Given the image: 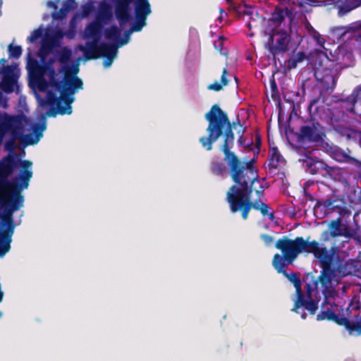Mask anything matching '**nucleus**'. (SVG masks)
Returning <instances> with one entry per match:
<instances>
[{
	"label": "nucleus",
	"instance_id": "16",
	"mask_svg": "<svg viewBox=\"0 0 361 361\" xmlns=\"http://www.w3.org/2000/svg\"><path fill=\"white\" fill-rule=\"evenodd\" d=\"M323 207L325 210H331L338 212L341 215H343L347 212V208L345 203L338 199H321L317 200L315 207Z\"/></svg>",
	"mask_w": 361,
	"mask_h": 361
},
{
	"label": "nucleus",
	"instance_id": "48",
	"mask_svg": "<svg viewBox=\"0 0 361 361\" xmlns=\"http://www.w3.org/2000/svg\"><path fill=\"white\" fill-rule=\"evenodd\" d=\"M238 129L237 130V133L241 134L238 138V142H240V145H243V133L245 132V128L240 124L239 119H238Z\"/></svg>",
	"mask_w": 361,
	"mask_h": 361
},
{
	"label": "nucleus",
	"instance_id": "21",
	"mask_svg": "<svg viewBox=\"0 0 361 361\" xmlns=\"http://www.w3.org/2000/svg\"><path fill=\"white\" fill-rule=\"evenodd\" d=\"M361 94V87H356L353 92L345 99H341V106L345 109L346 112L355 114V105Z\"/></svg>",
	"mask_w": 361,
	"mask_h": 361
},
{
	"label": "nucleus",
	"instance_id": "55",
	"mask_svg": "<svg viewBox=\"0 0 361 361\" xmlns=\"http://www.w3.org/2000/svg\"><path fill=\"white\" fill-rule=\"evenodd\" d=\"M302 319H305V318H306V315H305V313H303V314H302Z\"/></svg>",
	"mask_w": 361,
	"mask_h": 361
},
{
	"label": "nucleus",
	"instance_id": "17",
	"mask_svg": "<svg viewBox=\"0 0 361 361\" xmlns=\"http://www.w3.org/2000/svg\"><path fill=\"white\" fill-rule=\"evenodd\" d=\"M329 153L331 157L338 162H343L354 165H361V161L350 155V150L347 151L338 146L331 147Z\"/></svg>",
	"mask_w": 361,
	"mask_h": 361
},
{
	"label": "nucleus",
	"instance_id": "14",
	"mask_svg": "<svg viewBox=\"0 0 361 361\" xmlns=\"http://www.w3.org/2000/svg\"><path fill=\"white\" fill-rule=\"evenodd\" d=\"M345 3H344V0H324V1H317V0H301L298 2V6L300 7L303 8L306 12H308L310 10L307 6L310 7H318L323 6H331L333 8H336L338 11L337 15L338 17H344L347 16L348 13L340 14L341 8H344Z\"/></svg>",
	"mask_w": 361,
	"mask_h": 361
},
{
	"label": "nucleus",
	"instance_id": "22",
	"mask_svg": "<svg viewBox=\"0 0 361 361\" xmlns=\"http://www.w3.org/2000/svg\"><path fill=\"white\" fill-rule=\"evenodd\" d=\"M63 36V34L62 32L58 31L55 36L47 39H44L39 49L40 57L44 59L49 53H50L53 48L56 46L57 37L61 38Z\"/></svg>",
	"mask_w": 361,
	"mask_h": 361
},
{
	"label": "nucleus",
	"instance_id": "47",
	"mask_svg": "<svg viewBox=\"0 0 361 361\" xmlns=\"http://www.w3.org/2000/svg\"><path fill=\"white\" fill-rule=\"evenodd\" d=\"M260 238L264 241V243L267 245H270L274 240L272 236L265 233L261 234Z\"/></svg>",
	"mask_w": 361,
	"mask_h": 361
},
{
	"label": "nucleus",
	"instance_id": "19",
	"mask_svg": "<svg viewBox=\"0 0 361 361\" xmlns=\"http://www.w3.org/2000/svg\"><path fill=\"white\" fill-rule=\"evenodd\" d=\"M31 165L32 162L28 160H23L20 162L21 169L18 176L16 178V180L20 181V184L17 183L20 188V192L23 189L27 188L29 185V181L32 176V171L28 169Z\"/></svg>",
	"mask_w": 361,
	"mask_h": 361
},
{
	"label": "nucleus",
	"instance_id": "1",
	"mask_svg": "<svg viewBox=\"0 0 361 361\" xmlns=\"http://www.w3.org/2000/svg\"><path fill=\"white\" fill-rule=\"evenodd\" d=\"M308 239L309 238L305 240L301 236L295 239L283 236L275 244V247L281 250L282 255H274L272 265L278 273L283 274L293 284L296 296L302 292L299 275L295 272L288 274L284 269L287 265L291 264L303 252L312 254L319 262L322 271L319 280L324 290L331 286L334 278L348 275L345 267L338 257H336L334 253H330L326 247L320 246L317 240L309 241Z\"/></svg>",
	"mask_w": 361,
	"mask_h": 361
},
{
	"label": "nucleus",
	"instance_id": "28",
	"mask_svg": "<svg viewBox=\"0 0 361 361\" xmlns=\"http://www.w3.org/2000/svg\"><path fill=\"white\" fill-rule=\"evenodd\" d=\"M105 38L108 40L116 41L117 44L116 45L119 46V40L121 36V30L116 25H112L105 30L104 32Z\"/></svg>",
	"mask_w": 361,
	"mask_h": 361
},
{
	"label": "nucleus",
	"instance_id": "12",
	"mask_svg": "<svg viewBox=\"0 0 361 361\" xmlns=\"http://www.w3.org/2000/svg\"><path fill=\"white\" fill-rule=\"evenodd\" d=\"M325 136L324 127L317 121L300 127L298 137L301 140L319 142Z\"/></svg>",
	"mask_w": 361,
	"mask_h": 361
},
{
	"label": "nucleus",
	"instance_id": "32",
	"mask_svg": "<svg viewBox=\"0 0 361 361\" xmlns=\"http://www.w3.org/2000/svg\"><path fill=\"white\" fill-rule=\"evenodd\" d=\"M343 226L340 218L333 220L329 224L330 235L333 238L339 236L341 234Z\"/></svg>",
	"mask_w": 361,
	"mask_h": 361
},
{
	"label": "nucleus",
	"instance_id": "5",
	"mask_svg": "<svg viewBox=\"0 0 361 361\" xmlns=\"http://www.w3.org/2000/svg\"><path fill=\"white\" fill-rule=\"evenodd\" d=\"M52 85L56 88L61 90L60 97H57L55 93L49 91L47 94V104L50 106H55L47 111V116L54 117L56 114L60 115H70L72 113L71 104L74 101V97L72 96L75 92L79 90L82 89L83 82L80 78L69 80L66 76L64 80V84L61 85L59 82H53Z\"/></svg>",
	"mask_w": 361,
	"mask_h": 361
},
{
	"label": "nucleus",
	"instance_id": "46",
	"mask_svg": "<svg viewBox=\"0 0 361 361\" xmlns=\"http://www.w3.org/2000/svg\"><path fill=\"white\" fill-rule=\"evenodd\" d=\"M36 66H39V63L36 60H33L28 64V71L31 76L35 73L37 68Z\"/></svg>",
	"mask_w": 361,
	"mask_h": 361
},
{
	"label": "nucleus",
	"instance_id": "37",
	"mask_svg": "<svg viewBox=\"0 0 361 361\" xmlns=\"http://www.w3.org/2000/svg\"><path fill=\"white\" fill-rule=\"evenodd\" d=\"M226 38L224 36H219L218 39L214 43V46L216 50L222 55H227V51H223L224 42Z\"/></svg>",
	"mask_w": 361,
	"mask_h": 361
},
{
	"label": "nucleus",
	"instance_id": "8",
	"mask_svg": "<svg viewBox=\"0 0 361 361\" xmlns=\"http://www.w3.org/2000/svg\"><path fill=\"white\" fill-rule=\"evenodd\" d=\"M317 320L332 321L340 326H343L350 334H361V323L350 321L344 314L343 308L335 303L329 304L317 315Z\"/></svg>",
	"mask_w": 361,
	"mask_h": 361
},
{
	"label": "nucleus",
	"instance_id": "51",
	"mask_svg": "<svg viewBox=\"0 0 361 361\" xmlns=\"http://www.w3.org/2000/svg\"><path fill=\"white\" fill-rule=\"evenodd\" d=\"M320 100V97L314 98L312 99L309 104V109H311L316 104H317Z\"/></svg>",
	"mask_w": 361,
	"mask_h": 361
},
{
	"label": "nucleus",
	"instance_id": "23",
	"mask_svg": "<svg viewBox=\"0 0 361 361\" xmlns=\"http://www.w3.org/2000/svg\"><path fill=\"white\" fill-rule=\"evenodd\" d=\"M292 16V8H288L286 6L285 8H282L279 6H276L274 12L271 13L269 20L272 21L276 25H280L284 20L286 17H289L291 18Z\"/></svg>",
	"mask_w": 361,
	"mask_h": 361
},
{
	"label": "nucleus",
	"instance_id": "35",
	"mask_svg": "<svg viewBox=\"0 0 361 361\" xmlns=\"http://www.w3.org/2000/svg\"><path fill=\"white\" fill-rule=\"evenodd\" d=\"M8 51L9 53V56L13 59H18L22 54V48L20 46L16 45L13 46L12 44H9L8 47Z\"/></svg>",
	"mask_w": 361,
	"mask_h": 361
},
{
	"label": "nucleus",
	"instance_id": "54",
	"mask_svg": "<svg viewBox=\"0 0 361 361\" xmlns=\"http://www.w3.org/2000/svg\"><path fill=\"white\" fill-rule=\"evenodd\" d=\"M247 27H249L250 30H251L252 28V25L250 24V23H247Z\"/></svg>",
	"mask_w": 361,
	"mask_h": 361
},
{
	"label": "nucleus",
	"instance_id": "18",
	"mask_svg": "<svg viewBox=\"0 0 361 361\" xmlns=\"http://www.w3.org/2000/svg\"><path fill=\"white\" fill-rule=\"evenodd\" d=\"M304 307L311 314H314L318 309V303L312 298L311 299L305 298L303 292L296 296L294 305L291 310L293 312L299 313L300 307Z\"/></svg>",
	"mask_w": 361,
	"mask_h": 361
},
{
	"label": "nucleus",
	"instance_id": "6",
	"mask_svg": "<svg viewBox=\"0 0 361 361\" xmlns=\"http://www.w3.org/2000/svg\"><path fill=\"white\" fill-rule=\"evenodd\" d=\"M135 2V13L136 23L131 26L129 30L126 31L125 37L119 40V46L126 44L129 41L130 35L133 32H139L146 25V19L151 13V7L149 0H118L115 10V16L121 23H125L130 20V4Z\"/></svg>",
	"mask_w": 361,
	"mask_h": 361
},
{
	"label": "nucleus",
	"instance_id": "31",
	"mask_svg": "<svg viewBox=\"0 0 361 361\" xmlns=\"http://www.w3.org/2000/svg\"><path fill=\"white\" fill-rule=\"evenodd\" d=\"M344 8H341L340 14L349 13L361 6V0H344Z\"/></svg>",
	"mask_w": 361,
	"mask_h": 361
},
{
	"label": "nucleus",
	"instance_id": "40",
	"mask_svg": "<svg viewBox=\"0 0 361 361\" xmlns=\"http://www.w3.org/2000/svg\"><path fill=\"white\" fill-rule=\"evenodd\" d=\"M73 0H68L64 2L61 8L59 13L63 16H66L68 11L73 8Z\"/></svg>",
	"mask_w": 361,
	"mask_h": 361
},
{
	"label": "nucleus",
	"instance_id": "29",
	"mask_svg": "<svg viewBox=\"0 0 361 361\" xmlns=\"http://www.w3.org/2000/svg\"><path fill=\"white\" fill-rule=\"evenodd\" d=\"M36 68H37L32 77L39 81V88L40 90H43L47 84L43 78L46 73V66L39 64V66H36Z\"/></svg>",
	"mask_w": 361,
	"mask_h": 361
},
{
	"label": "nucleus",
	"instance_id": "4",
	"mask_svg": "<svg viewBox=\"0 0 361 361\" xmlns=\"http://www.w3.org/2000/svg\"><path fill=\"white\" fill-rule=\"evenodd\" d=\"M8 192L0 190V208L5 207L0 216V257L4 256L11 249L12 235L15 231L13 213L23 207L24 197L20 188L9 189Z\"/></svg>",
	"mask_w": 361,
	"mask_h": 361
},
{
	"label": "nucleus",
	"instance_id": "56",
	"mask_svg": "<svg viewBox=\"0 0 361 361\" xmlns=\"http://www.w3.org/2000/svg\"><path fill=\"white\" fill-rule=\"evenodd\" d=\"M227 1V3L230 4L232 2L233 0H226Z\"/></svg>",
	"mask_w": 361,
	"mask_h": 361
},
{
	"label": "nucleus",
	"instance_id": "36",
	"mask_svg": "<svg viewBox=\"0 0 361 361\" xmlns=\"http://www.w3.org/2000/svg\"><path fill=\"white\" fill-rule=\"evenodd\" d=\"M234 9L239 14L251 15L252 13V7L247 6L244 2L238 6H235Z\"/></svg>",
	"mask_w": 361,
	"mask_h": 361
},
{
	"label": "nucleus",
	"instance_id": "34",
	"mask_svg": "<svg viewBox=\"0 0 361 361\" xmlns=\"http://www.w3.org/2000/svg\"><path fill=\"white\" fill-rule=\"evenodd\" d=\"M71 49L64 47L59 52L58 59L62 63H67L71 59Z\"/></svg>",
	"mask_w": 361,
	"mask_h": 361
},
{
	"label": "nucleus",
	"instance_id": "26",
	"mask_svg": "<svg viewBox=\"0 0 361 361\" xmlns=\"http://www.w3.org/2000/svg\"><path fill=\"white\" fill-rule=\"evenodd\" d=\"M210 170L212 173L217 176L224 177L229 173V168L227 167L224 161L221 159L213 160L211 163Z\"/></svg>",
	"mask_w": 361,
	"mask_h": 361
},
{
	"label": "nucleus",
	"instance_id": "43",
	"mask_svg": "<svg viewBox=\"0 0 361 361\" xmlns=\"http://www.w3.org/2000/svg\"><path fill=\"white\" fill-rule=\"evenodd\" d=\"M318 75H319V73H316V77L318 80H320L322 82L329 84V80H328L329 76L328 75L323 76L322 78H318V76H317ZM329 79L331 81V84H332L331 87H334L336 86V83L335 76L333 75H329Z\"/></svg>",
	"mask_w": 361,
	"mask_h": 361
},
{
	"label": "nucleus",
	"instance_id": "24",
	"mask_svg": "<svg viewBox=\"0 0 361 361\" xmlns=\"http://www.w3.org/2000/svg\"><path fill=\"white\" fill-rule=\"evenodd\" d=\"M102 48L104 49L102 57L106 59L104 61V67L108 68L111 65L117 54L118 46L114 44H103Z\"/></svg>",
	"mask_w": 361,
	"mask_h": 361
},
{
	"label": "nucleus",
	"instance_id": "13",
	"mask_svg": "<svg viewBox=\"0 0 361 361\" xmlns=\"http://www.w3.org/2000/svg\"><path fill=\"white\" fill-rule=\"evenodd\" d=\"M6 59L4 58L0 59V74L3 75L1 87L6 93H11L14 90V87L17 84V76L14 73L15 66H4Z\"/></svg>",
	"mask_w": 361,
	"mask_h": 361
},
{
	"label": "nucleus",
	"instance_id": "27",
	"mask_svg": "<svg viewBox=\"0 0 361 361\" xmlns=\"http://www.w3.org/2000/svg\"><path fill=\"white\" fill-rule=\"evenodd\" d=\"M306 280L308 281L305 286V290L306 293L305 298L311 299L313 297V293H317V287L319 282V277L316 279L313 276L307 275Z\"/></svg>",
	"mask_w": 361,
	"mask_h": 361
},
{
	"label": "nucleus",
	"instance_id": "41",
	"mask_svg": "<svg viewBox=\"0 0 361 361\" xmlns=\"http://www.w3.org/2000/svg\"><path fill=\"white\" fill-rule=\"evenodd\" d=\"M42 36V30L36 29L27 37V40L29 42L33 43V42H36Z\"/></svg>",
	"mask_w": 361,
	"mask_h": 361
},
{
	"label": "nucleus",
	"instance_id": "42",
	"mask_svg": "<svg viewBox=\"0 0 361 361\" xmlns=\"http://www.w3.org/2000/svg\"><path fill=\"white\" fill-rule=\"evenodd\" d=\"M270 86L271 91V97L274 100H275L276 99L279 98V91L276 82L274 77L270 80Z\"/></svg>",
	"mask_w": 361,
	"mask_h": 361
},
{
	"label": "nucleus",
	"instance_id": "11",
	"mask_svg": "<svg viewBox=\"0 0 361 361\" xmlns=\"http://www.w3.org/2000/svg\"><path fill=\"white\" fill-rule=\"evenodd\" d=\"M305 161L311 174H319L329 179H336L340 175V169L338 166H329L322 160L307 157Z\"/></svg>",
	"mask_w": 361,
	"mask_h": 361
},
{
	"label": "nucleus",
	"instance_id": "25",
	"mask_svg": "<svg viewBox=\"0 0 361 361\" xmlns=\"http://www.w3.org/2000/svg\"><path fill=\"white\" fill-rule=\"evenodd\" d=\"M46 129V123H36L32 127V130L35 134L36 138L34 139L31 135L25 136V145H32L36 144L42 136V132Z\"/></svg>",
	"mask_w": 361,
	"mask_h": 361
},
{
	"label": "nucleus",
	"instance_id": "50",
	"mask_svg": "<svg viewBox=\"0 0 361 361\" xmlns=\"http://www.w3.org/2000/svg\"><path fill=\"white\" fill-rule=\"evenodd\" d=\"M276 176H277L279 179H281L282 180H283V179L286 177L284 171H282L280 168L278 170H276Z\"/></svg>",
	"mask_w": 361,
	"mask_h": 361
},
{
	"label": "nucleus",
	"instance_id": "3",
	"mask_svg": "<svg viewBox=\"0 0 361 361\" xmlns=\"http://www.w3.org/2000/svg\"><path fill=\"white\" fill-rule=\"evenodd\" d=\"M230 177L234 184L228 188L226 200L232 213L240 212L242 218L246 220L251 209L259 210L261 206V203L251 200L252 192L255 190L259 197L267 186L259 185L258 188H254L260 181L256 167Z\"/></svg>",
	"mask_w": 361,
	"mask_h": 361
},
{
	"label": "nucleus",
	"instance_id": "52",
	"mask_svg": "<svg viewBox=\"0 0 361 361\" xmlns=\"http://www.w3.org/2000/svg\"><path fill=\"white\" fill-rule=\"evenodd\" d=\"M359 144H360V146L361 147V133L359 136Z\"/></svg>",
	"mask_w": 361,
	"mask_h": 361
},
{
	"label": "nucleus",
	"instance_id": "44",
	"mask_svg": "<svg viewBox=\"0 0 361 361\" xmlns=\"http://www.w3.org/2000/svg\"><path fill=\"white\" fill-rule=\"evenodd\" d=\"M306 58V54L303 51L298 52L295 57L293 60V63L294 66L300 62H302Z\"/></svg>",
	"mask_w": 361,
	"mask_h": 361
},
{
	"label": "nucleus",
	"instance_id": "10",
	"mask_svg": "<svg viewBox=\"0 0 361 361\" xmlns=\"http://www.w3.org/2000/svg\"><path fill=\"white\" fill-rule=\"evenodd\" d=\"M21 161L17 154H8L3 159L0 165V190L20 188L16 182H11L8 178Z\"/></svg>",
	"mask_w": 361,
	"mask_h": 361
},
{
	"label": "nucleus",
	"instance_id": "30",
	"mask_svg": "<svg viewBox=\"0 0 361 361\" xmlns=\"http://www.w3.org/2000/svg\"><path fill=\"white\" fill-rule=\"evenodd\" d=\"M227 75H228V71L226 68H224L222 75L221 77V84H219L218 82H215L212 84H210L207 88L209 90H214L216 92H219L222 90L223 86H226L228 83V80L227 79Z\"/></svg>",
	"mask_w": 361,
	"mask_h": 361
},
{
	"label": "nucleus",
	"instance_id": "58",
	"mask_svg": "<svg viewBox=\"0 0 361 361\" xmlns=\"http://www.w3.org/2000/svg\"><path fill=\"white\" fill-rule=\"evenodd\" d=\"M358 87H361V85H359Z\"/></svg>",
	"mask_w": 361,
	"mask_h": 361
},
{
	"label": "nucleus",
	"instance_id": "57",
	"mask_svg": "<svg viewBox=\"0 0 361 361\" xmlns=\"http://www.w3.org/2000/svg\"><path fill=\"white\" fill-rule=\"evenodd\" d=\"M257 142H259V143H260V139L257 138Z\"/></svg>",
	"mask_w": 361,
	"mask_h": 361
},
{
	"label": "nucleus",
	"instance_id": "20",
	"mask_svg": "<svg viewBox=\"0 0 361 361\" xmlns=\"http://www.w3.org/2000/svg\"><path fill=\"white\" fill-rule=\"evenodd\" d=\"M268 161L267 173L269 176L274 177L276 176V170L280 168V164L284 161L283 157L276 147L272 148L271 154L269 157Z\"/></svg>",
	"mask_w": 361,
	"mask_h": 361
},
{
	"label": "nucleus",
	"instance_id": "33",
	"mask_svg": "<svg viewBox=\"0 0 361 361\" xmlns=\"http://www.w3.org/2000/svg\"><path fill=\"white\" fill-rule=\"evenodd\" d=\"M86 31L88 35L94 37V39L99 38L101 25L97 23H91L87 27Z\"/></svg>",
	"mask_w": 361,
	"mask_h": 361
},
{
	"label": "nucleus",
	"instance_id": "38",
	"mask_svg": "<svg viewBox=\"0 0 361 361\" xmlns=\"http://www.w3.org/2000/svg\"><path fill=\"white\" fill-rule=\"evenodd\" d=\"M79 71V68L78 66H75L70 68L68 71H66L65 75L63 80V84H64V80H66V76L68 77L69 80H73V78H78L77 74Z\"/></svg>",
	"mask_w": 361,
	"mask_h": 361
},
{
	"label": "nucleus",
	"instance_id": "2",
	"mask_svg": "<svg viewBox=\"0 0 361 361\" xmlns=\"http://www.w3.org/2000/svg\"><path fill=\"white\" fill-rule=\"evenodd\" d=\"M205 119L208 121L206 130L208 136L201 137L200 142L204 148L210 151L212 149L213 143L223 134L224 135L221 150L225 156L224 161H226L229 168L230 176L256 167L255 159L243 161L231 151L235 140L232 129L233 128L235 130L238 128V121L231 123L227 114L218 104H214L211 107L205 114Z\"/></svg>",
	"mask_w": 361,
	"mask_h": 361
},
{
	"label": "nucleus",
	"instance_id": "15",
	"mask_svg": "<svg viewBox=\"0 0 361 361\" xmlns=\"http://www.w3.org/2000/svg\"><path fill=\"white\" fill-rule=\"evenodd\" d=\"M103 44H109L102 42L98 45V39H94L92 42H87L86 47L80 46L79 49L83 52L84 59L87 61L97 59L102 56L104 49Z\"/></svg>",
	"mask_w": 361,
	"mask_h": 361
},
{
	"label": "nucleus",
	"instance_id": "39",
	"mask_svg": "<svg viewBox=\"0 0 361 361\" xmlns=\"http://www.w3.org/2000/svg\"><path fill=\"white\" fill-rule=\"evenodd\" d=\"M259 211H260L261 214L263 216L267 215L271 221H273L274 219V212H269V207L267 204L261 202V206Z\"/></svg>",
	"mask_w": 361,
	"mask_h": 361
},
{
	"label": "nucleus",
	"instance_id": "45",
	"mask_svg": "<svg viewBox=\"0 0 361 361\" xmlns=\"http://www.w3.org/2000/svg\"><path fill=\"white\" fill-rule=\"evenodd\" d=\"M339 236H345L346 238H351L353 236V231L350 230V228L348 226H343L341 230V234L339 235Z\"/></svg>",
	"mask_w": 361,
	"mask_h": 361
},
{
	"label": "nucleus",
	"instance_id": "49",
	"mask_svg": "<svg viewBox=\"0 0 361 361\" xmlns=\"http://www.w3.org/2000/svg\"><path fill=\"white\" fill-rule=\"evenodd\" d=\"M278 1L281 5L288 6H290V8L292 7V6H294L296 4V2L295 1V0H278Z\"/></svg>",
	"mask_w": 361,
	"mask_h": 361
},
{
	"label": "nucleus",
	"instance_id": "9",
	"mask_svg": "<svg viewBox=\"0 0 361 361\" xmlns=\"http://www.w3.org/2000/svg\"><path fill=\"white\" fill-rule=\"evenodd\" d=\"M268 36L265 42V48L275 57L278 54H283L289 50L291 37L284 30H272L271 32H264Z\"/></svg>",
	"mask_w": 361,
	"mask_h": 361
},
{
	"label": "nucleus",
	"instance_id": "53",
	"mask_svg": "<svg viewBox=\"0 0 361 361\" xmlns=\"http://www.w3.org/2000/svg\"><path fill=\"white\" fill-rule=\"evenodd\" d=\"M49 71L51 73H54V70L53 69V68L51 67H49Z\"/></svg>",
	"mask_w": 361,
	"mask_h": 361
},
{
	"label": "nucleus",
	"instance_id": "7",
	"mask_svg": "<svg viewBox=\"0 0 361 361\" xmlns=\"http://www.w3.org/2000/svg\"><path fill=\"white\" fill-rule=\"evenodd\" d=\"M23 117L21 116H9L4 114L0 117V135H3L7 132L11 133L12 137L5 142V149L9 154H16V139L23 140Z\"/></svg>",
	"mask_w": 361,
	"mask_h": 361
}]
</instances>
